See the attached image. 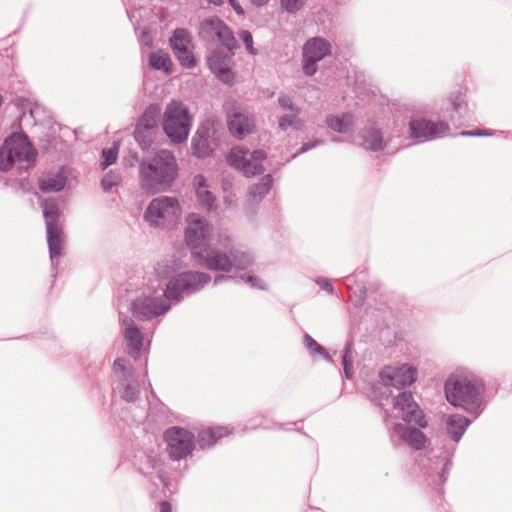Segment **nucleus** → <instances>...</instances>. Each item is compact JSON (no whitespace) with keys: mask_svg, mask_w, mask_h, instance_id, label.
<instances>
[{"mask_svg":"<svg viewBox=\"0 0 512 512\" xmlns=\"http://www.w3.org/2000/svg\"><path fill=\"white\" fill-rule=\"evenodd\" d=\"M160 512H172L171 504L167 501L160 503Z\"/></svg>","mask_w":512,"mask_h":512,"instance_id":"6e6d98bb","label":"nucleus"},{"mask_svg":"<svg viewBox=\"0 0 512 512\" xmlns=\"http://www.w3.org/2000/svg\"><path fill=\"white\" fill-rule=\"evenodd\" d=\"M205 32L213 34L218 41L229 51L239 48V44L231 29L218 17L207 18L202 22Z\"/></svg>","mask_w":512,"mask_h":512,"instance_id":"aec40b11","label":"nucleus"},{"mask_svg":"<svg viewBox=\"0 0 512 512\" xmlns=\"http://www.w3.org/2000/svg\"><path fill=\"white\" fill-rule=\"evenodd\" d=\"M42 192H58L64 189V166L59 167L55 176H45L39 180Z\"/></svg>","mask_w":512,"mask_h":512,"instance_id":"cd10ccee","label":"nucleus"},{"mask_svg":"<svg viewBox=\"0 0 512 512\" xmlns=\"http://www.w3.org/2000/svg\"><path fill=\"white\" fill-rule=\"evenodd\" d=\"M230 61L231 57L220 50L212 51L207 57V64L213 73L219 71L221 68L228 66Z\"/></svg>","mask_w":512,"mask_h":512,"instance_id":"c9c22d12","label":"nucleus"},{"mask_svg":"<svg viewBox=\"0 0 512 512\" xmlns=\"http://www.w3.org/2000/svg\"><path fill=\"white\" fill-rule=\"evenodd\" d=\"M181 215V207L175 197L159 196L154 198L144 213V219L152 227L174 223Z\"/></svg>","mask_w":512,"mask_h":512,"instance_id":"6e6552de","label":"nucleus"},{"mask_svg":"<svg viewBox=\"0 0 512 512\" xmlns=\"http://www.w3.org/2000/svg\"><path fill=\"white\" fill-rule=\"evenodd\" d=\"M316 283L325 291L329 292L330 294L334 293V288L331 282L328 279L319 277L316 279Z\"/></svg>","mask_w":512,"mask_h":512,"instance_id":"3c124183","label":"nucleus"},{"mask_svg":"<svg viewBox=\"0 0 512 512\" xmlns=\"http://www.w3.org/2000/svg\"><path fill=\"white\" fill-rule=\"evenodd\" d=\"M232 279H234L232 276L217 275L214 278V285H218L219 283H221L223 281L232 280Z\"/></svg>","mask_w":512,"mask_h":512,"instance_id":"864d4df0","label":"nucleus"},{"mask_svg":"<svg viewBox=\"0 0 512 512\" xmlns=\"http://www.w3.org/2000/svg\"><path fill=\"white\" fill-rule=\"evenodd\" d=\"M301 112H290L285 115H282L278 119V127L282 131H286L288 128H293L297 131L304 129L305 123L299 117Z\"/></svg>","mask_w":512,"mask_h":512,"instance_id":"f704fd0d","label":"nucleus"},{"mask_svg":"<svg viewBox=\"0 0 512 512\" xmlns=\"http://www.w3.org/2000/svg\"><path fill=\"white\" fill-rule=\"evenodd\" d=\"M327 126L339 133H347L352 130L353 116L350 113H343L341 116H328Z\"/></svg>","mask_w":512,"mask_h":512,"instance_id":"c85d7f7f","label":"nucleus"},{"mask_svg":"<svg viewBox=\"0 0 512 512\" xmlns=\"http://www.w3.org/2000/svg\"><path fill=\"white\" fill-rule=\"evenodd\" d=\"M393 409L397 411L396 417L403 419L406 423H414L421 428L427 427L423 411L409 391L399 392L393 397Z\"/></svg>","mask_w":512,"mask_h":512,"instance_id":"4468645a","label":"nucleus"},{"mask_svg":"<svg viewBox=\"0 0 512 512\" xmlns=\"http://www.w3.org/2000/svg\"><path fill=\"white\" fill-rule=\"evenodd\" d=\"M139 43L147 48H151L153 45V39L150 34V30L148 28H143L140 34L138 35Z\"/></svg>","mask_w":512,"mask_h":512,"instance_id":"de8ad7c7","label":"nucleus"},{"mask_svg":"<svg viewBox=\"0 0 512 512\" xmlns=\"http://www.w3.org/2000/svg\"><path fill=\"white\" fill-rule=\"evenodd\" d=\"M234 7V10L238 13V14H243V9L241 8V6L237 5H233Z\"/></svg>","mask_w":512,"mask_h":512,"instance_id":"13d9d810","label":"nucleus"},{"mask_svg":"<svg viewBox=\"0 0 512 512\" xmlns=\"http://www.w3.org/2000/svg\"><path fill=\"white\" fill-rule=\"evenodd\" d=\"M321 143V141H313V142H308V143H304L300 150H299V153H304V152H307L308 150L316 147L317 145H319Z\"/></svg>","mask_w":512,"mask_h":512,"instance_id":"603ef678","label":"nucleus"},{"mask_svg":"<svg viewBox=\"0 0 512 512\" xmlns=\"http://www.w3.org/2000/svg\"><path fill=\"white\" fill-rule=\"evenodd\" d=\"M122 182V176L119 171L110 170L101 179V187L105 193H113L114 188Z\"/></svg>","mask_w":512,"mask_h":512,"instance_id":"e433bc0d","label":"nucleus"},{"mask_svg":"<svg viewBox=\"0 0 512 512\" xmlns=\"http://www.w3.org/2000/svg\"><path fill=\"white\" fill-rule=\"evenodd\" d=\"M269 0H252V3L258 7L265 6Z\"/></svg>","mask_w":512,"mask_h":512,"instance_id":"4d7b16f0","label":"nucleus"},{"mask_svg":"<svg viewBox=\"0 0 512 512\" xmlns=\"http://www.w3.org/2000/svg\"><path fill=\"white\" fill-rule=\"evenodd\" d=\"M459 135H461L463 137L491 136V135H493V131L487 130V129H476V130L462 131V132H460Z\"/></svg>","mask_w":512,"mask_h":512,"instance_id":"09e8293b","label":"nucleus"},{"mask_svg":"<svg viewBox=\"0 0 512 512\" xmlns=\"http://www.w3.org/2000/svg\"><path fill=\"white\" fill-rule=\"evenodd\" d=\"M272 176L270 174L262 177L259 183L251 186L248 191L249 199L253 202H259L263 197H265L272 186Z\"/></svg>","mask_w":512,"mask_h":512,"instance_id":"7c9ffc66","label":"nucleus"},{"mask_svg":"<svg viewBox=\"0 0 512 512\" xmlns=\"http://www.w3.org/2000/svg\"><path fill=\"white\" fill-rule=\"evenodd\" d=\"M331 53L330 43L321 37L306 41L303 46L302 70L307 76H313L318 70V62Z\"/></svg>","mask_w":512,"mask_h":512,"instance_id":"ddd939ff","label":"nucleus"},{"mask_svg":"<svg viewBox=\"0 0 512 512\" xmlns=\"http://www.w3.org/2000/svg\"><path fill=\"white\" fill-rule=\"evenodd\" d=\"M103 161L100 163L101 170H105L108 166L114 164L118 157V147L113 146L102 150Z\"/></svg>","mask_w":512,"mask_h":512,"instance_id":"ea45409f","label":"nucleus"},{"mask_svg":"<svg viewBox=\"0 0 512 512\" xmlns=\"http://www.w3.org/2000/svg\"><path fill=\"white\" fill-rule=\"evenodd\" d=\"M159 130L152 129L151 127H141L136 125L134 130V138L139 146L143 149H149L154 143L156 135Z\"/></svg>","mask_w":512,"mask_h":512,"instance_id":"c756f323","label":"nucleus"},{"mask_svg":"<svg viewBox=\"0 0 512 512\" xmlns=\"http://www.w3.org/2000/svg\"><path fill=\"white\" fill-rule=\"evenodd\" d=\"M471 421L460 414H453L448 417L447 431L452 440L458 442L463 436L464 432L470 425Z\"/></svg>","mask_w":512,"mask_h":512,"instance_id":"393cba45","label":"nucleus"},{"mask_svg":"<svg viewBox=\"0 0 512 512\" xmlns=\"http://www.w3.org/2000/svg\"><path fill=\"white\" fill-rule=\"evenodd\" d=\"M43 216L46 222L47 242L51 265L55 268L58 265L60 256V235L56 226L59 218V209L56 201L52 198L44 200L42 203Z\"/></svg>","mask_w":512,"mask_h":512,"instance_id":"9b49d317","label":"nucleus"},{"mask_svg":"<svg viewBox=\"0 0 512 512\" xmlns=\"http://www.w3.org/2000/svg\"><path fill=\"white\" fill-rule=\"evenodd\" d=\"M444 389L450 404L469 413H477L483 403L484 384L474 376H451Z\"/></svg>","mask_w":512,"mask_h":512,"instance_id":"7ed1b4c3","label":"nucleus"},{"mask_svg":"<svg viewBox=\"0 0 512 512\" xmlns=\"http://www.w3.org/2000/svg\"><path fill=\"white\" fill-rule=\"evenodd\" d=\"M264 150H254L252 152L242 148H234L227 156V163L243 172L247 177L262 174L264 171L262 162L266 159Z\"/></svg>","mask_w":512,"mask_h":512,"instance_id":"9d476101","label":"nucleus"},{"mask_svg":"<svg viewBox=\"0 0 512 512\" xmlns=\"http://www.w3.org/2000/svg\"><path fill=\"white\" fill-rule=\"evenodd\" d=\"M169 43L181 66L188 69L196 67L197 59L193 54L192 36L187 29H175Z\"/></svg>","mask_w":512,"mask_h":512,"instance_id":"2eb2a0df","label":"nucleus"},{"mask_svg":"<svg viewBox=\"0 0 512 512\" xmlns=\"http://www.w3.org/2000/svg\"><path fill=\"white\" fill-rule=\"evenodd\" d=\"M218 146L216 130L212 122L206 121L197 129L191 140V150L198 158L208 157Z\"/></svg>","mask_w":512,"mask_h":512,"instance_id":"f3484780","label":"nucleus"},{"mask_svg":"<svg viewBox=\"0 0 512 512\" xmlns=\"http://www.w3.org/2000/svg\"><path fill=\"white\" fill-rule=\"evenodd\" d=\"M184 239L192 251L204 249L213 240V226L197 213H189L186 217Z\"/></svg>","mask_w":512,"mask_h":512,"instance_id":"1a4fd4ad","label":"nucleus"},{"mask_svg":"<svg viewBox=\"0 0 512 512\" xmlns=\"http://www.w3.org/2000/svg\"><path fill=\"white\" fill-rule=\"evenodd\" d=\"M189 110L180 101H171L165 108L162 127L167 137L175 144L187 140L191 128Z\"/></svg>","mask_w":512,"mask_h":512,"instance_id":"0eeeda50","label":"nucleus"},{"mask_svg":"<svg viewBox=\"0 0 512 512\" xmlns=\"http://www.w3.org/2000/svg\"><path fill=\"white\" fill-rule=\"evenodd\" d=\"M278 104L282 110L289 112H301V109L297 106L293 99L285 93L279 94Z\"/></svg>","mask_w":512,"mask_h":512,"instance_id":"a19ab883","label":"nucleus"},{"mask_svg":"<svg viewBox=\"0 0 512 512\" xmlns=\"http://www.w3.org/2000/svg\"><path fill=\"white\" fill-rule=\"evenodd\" d=\"M451 467H452V461L449 458H446L445 462L443 464L441 473L439 474V479L442 484L447 481Z\"/></svg>","mask_w":512,"mask_h":512,"instance_id":"8fccbe9b","label":"nucleus"},{"mask_svg":"<svg viewBox=\"0 0 512 512\" xmlns=\"http://www.w3.org/2000/svg\"><path fill=\"white\" fill-rule=\"evenodd\" d=\"M463 103V100L461 97H456L453 102H452V105H453V108L456 112H459L460 109H461V105Z\"/></svg>","mask_w":512,"mask_h":512,"instance_id":"5fc2aeb1","label":"nucleus"},{"mask_svg":"<svg viewBox=\"0 0 512 512\" xmlns=\"http://www.w3.org/2000/svg\"><path fill=\"white\" fill-rule=\"evenodd\" d=\"M161 109L157 104H151L149 105L145 111L143 112L142 116L138 120L137 124L138 126H145V127H151L152 129L158 128V122L160 117Z\"/></svg>","mask_w":512,"mask_h":512,"instance_id":"2f4dec72","label":"nucleus"},{"mask_svg":"<svg viewBox=\"0 0 512 512\" xmlns=\"http://www.w3.org/2000/svg\"><path fill=\"white\" fill-rule=\"evenodd\" d=\"M194 185L196 186V196L199 204L207 211H212L215 208V197L207 189L206 179L202 175L194 177Z\"/></svg>","mask_w":512,"mask_h":512,"instance_id":"5701e85b","label":"nucleus"},{"mask_svg":"<svg viewBox=\"0 0 512 512\" xmlns=\"http://www.w3.org/2000/svg\"><path fill=\"white\" fill-rule=\"evenodd\" d=\"M240 278L244 280L253 288L266 289L264 282L257 276L254 275H240Z\"/></svg>","mask_w":512,"mask_h":512,"instance_id":"49530a36","label":"nucleus"},{"mask_svg":"<svg viewBox=\"0 0 512 512\" xmlns=\"http://www.w3.org/2000/svg\"><path fill=\"white\" fill-rule=\"evenodd\" d=\"M211 281V276L204 272L187 271L171 278L166 285L164 296L137 297L131 303L133 316L141 321L151 320L169 311L171 303L179 302L184 295H190L203 289Z\"/></svg>","mask_w":512,"mask_h":512,"instance_id":"f257e3e1","label":"nucleus"},{"mask_svg":"<svg viewBox=\"0 0 512 512\" xmlns=\"http://www.w3.org/2000/svg\"><path fill=\"white\" fill-rule=\"evenodd\" d=\"M164 439L167 452L172 460L185 459L194 450V435L181 427H171L166 430Z\"/></svg>","mask_w":512,"mask_h":512,"instance_id":"f8f14e48","label":"nucleus"},{"mask_svg":"<svg viewBox=\"0 0 512 512\" xmlns=\"http://www.w3.org/2000/svg\"><path fill=\"white\" fill-rule=\"evenodd\" d=\"M388 416H389V415H388V412H387V411H385V420H387Z\"/></svg>","mask_w":512,"mask_h":512,"instance_id":"bf43d9fd","label":"nucleus"},{"mask_svg":"<svg viewBox=\"0 0 512 512\" xmlns=\"http://www.w3.org/2000/svg\"><path fill=\"white\" fill-rule=\"evenodd\" d=\"M229 434L228 428L224 426L209 427L199 433V446L207 449L217 443L219 439Z\"/></svg>","mask_w":512,"mask_h":512,"instance_id":"b1692460","label":"nucleus"},{"mask_svg":"<svg viewBox=\"0 0 512 512\" xmlns=\"http://www.w3.org/2000/svg\"><path fill=\"white\" fill-rule=\"evenodd\" d=\"M304 345L307 348V350L310 352V354L318 353L320 354L325 360L332 361L330 355L326 351V349L317 343L309 334L304 335Z\"/></svg>","mask_w":512,"mask_h":512,"instance_id":"4c0bfd02","label":"nucleus"},{"mask_svg":"<svg viewBox=\"0 0 512 512\" xmlns=\"http://www.w3.org/2000/svg\"><path fill=\"white\" fill-rule=\"evenodd\" d=\"M282 8L287 11L288 13H294L298 10H300L306 0H280Z\"/></svg>","mask_w":512,"mask_h":512,"instance_id":"c03bdc74","label":"nucleus"},{"mask_svg":"<svg viewBox=\"0 0 512 512\" xmlns=\"http://www.w3.org/2000/svg\"><path fill=\"white\" fill-rule=\"evenodd\" d=\"M239 38L243 41L247 51L251 55H256L257 54V50L253 47V37H252V34L248 30H241L239 32Z\"/></svg>","mask_w":512,"mask_h":512,"instance_id":"a18cd8bd","label":"nucleus"},{"mask_svg":"<svg viewBox=\"0 0 512 512\" xmlns=\"http://www.w3.org/2000/svg\"><path fill=\"white\" fill-rule=\"evenodd\" d=\"M126 360L124 358H117L113 363V370L115 373H121L120 378L130 377L133 375L130 369L126 368Z\"/></svg>","mask_w":512,"mask_h":512,"instance_id":"37998d69","label":"nucleus"},{"mask_svg":"<svg viewBox=\"0 0 512 512\" xmlns=\"http://www.w3.org/2000/svg\"><path fill=\"white\" fill-rule=\"evenodd\" d=\"M352 341H347L345 344L344 352L342 355V364L344 368V374L347 379L352 377Z\"/></svg>","mask_w":512,"mask_h":512,"instance_id":"58836bf2","label":"nucleus"},{"mask_svg":"<svg viewBox=\"0 0 512 512\" xmlns=\"http://www.w3.org/2000/svg\"><path fill=\"white\" fill-rule=\"evenodd\" d=\"M160 458L157 453L150 451H138L133 460L134 466L138 471L144 475L151 474L154 470L157 471V477L162 482L163 486L167 487V481L159 469Z\"/></svg>","mask_w":512,"mask_h":512,"instance_id":"4be33fe9","label":"nucleus"},{"mask_svg":"<svg viewBox=\"0 0 512 512\" xmlns=\"http://www.w3.org/2000/svg\"><path fill=\"white\" fill-rule=\"evenodd\" d=\"M172 61L168 53L157 51L149 56V66L154 70H162L167 74L172 72Z\"/></svg>","mask_w":512,"mask_h":512,"instance_id":"473e14b6","label":"nucleus"},{"mask_svg":"<svg viewBox=\"0 0 512 512\" xmlns=\"http://www.w3.org/2000/svg\"><path fill=\"white\" fill-rule=\"evenodd\" d=\"M361 145L371 151H380L384 148L383 137L380 130L369 127L360 132Z\"/></svg>","mask_w":512,"mask_h":512,"instance_id":"a878e982","label":"nucleus"},{"mask_svg":"<svg viewBox=\"0 0 512 512\" xmlns=\"http://www.w3.org/2000/svg\"><path fill=\"white\" fill-rule=\"evenodd\" d=\"M217 243L226 251L210 243L204 249L192 251L191 258L196 264L209 270L230 272L233 269V261L230 254L232 240L227 234H219Z\"/></svg>","mask_w":512,"mask_h":512,"instance_id":"39448f33","label":"nucleus"},{"mask_svg":"<svg viewBox=\"0 0 512 512\" xmlns=\"http://www.w3.org/2000/svg\"><path fill=\"white\" fill-rule=\"evenodd\" d=\"M178 175V165L174 154L161 149L147 160L139 162L141 188L149 194L167 190Z\"/></svg>","mask_w":512,"mask_h":512,"instance_id":"f03ea898","label":"nucleus"},{"mask_svg":"<svg viewBox=\"0 0 512 512\" xmlns=\"http://www.w3.org/2000/svg\"><path fill=\"white\" fill-rule=\"evenodd\" d=\"M216 77L223 83L232 85L235 81V73L228 66L219 69V71L214 72Z\"/></svg>","mask_w":512,"mask_h":512,"instance_id":"79ce46f5","label":"nucleus"},{"mask_svg":"<svg viewBox=\"0 0 512 512\" xmlns=\"http://www.w3.org/2000/svg\"><path fill=\"white\" fill-rule=\"evenodd\" d=\"M37 152L23 133L8 136L0 148V171L6 172L13 165L19 171H27L35 165Z\"/></svg>","mask_w":512,"mask_h":512,"instance_id":"20e7f679","label":"nucleus"},{"mask_svg":"<svg viewBox=\"0 0 512 512\" xmlns=\"http://www.w3.org/2000/svg\"><path fill=\"white\" fill-rule=\"evenodd\" d=\"M230 254L233 261V268L237 271L246 270L254 263V258L249 252L234 248L232 245Z\"/></svg>","mask_w":512,"mask_h":512,"instance_id":"72a5a7b5","label":"nucleus"},{"mask_svg":"<svg viewBox=\"0 0 512 512\" xmlns=\"http://www.w3.org/2000/svg\"><path fill=\"white\" fill-rule=\"evenodd\" d=\"M119 393L123 400L134 402L140 394V386L138 380L133 375L130 377L120 378Z\"/></svg>","mask_w":512,"mask_h":512,"instance_id":"bb28decb","label":"nucleus"},{"mask_svg":"<svg viewBox=\"0 0 512 512\" xmlns=\"http://www.w3.org/2000/svg\"><path fill=\"white\" fill-rule=\"evenodd\" d=\"M416 374V369L407 364L384 367L379 373L380 381L374 387L379 405L382 406V401L393 395L391 388L400 390L412 385L416 380Z\"/></svg>","mask_w":512,"mask_h":512,"instance_id":"423d86ee","label":"nucleus"},{"mask_svg":"<svg viewBox=\"0 0 512 512\" xmlns=\"http://www.w3.org/2000/svg\"><path fill=\"white\" fill-rule=\"evenodd\" d=\"M448 130L449 125L443 121L433 122L419 119L413 120L409 124L410 138L414 139L417 143H423L442 137Z\"/></svg>","mask_w":512,"mask_h":512,"instance_id":"a211bd4d","label":"nucleus"},{"mask_svg":"<svg viewBox=\"0 0 512 512\" xmlns=\"http://www.w3.org/2000/svg\"><path fill=\"white\" fill-rule=\"evenodd\" d=\"M227 124L230 133L243 139L255 130L254 115L242 107H226Z\"/></svg>","mask_w":512,"mask_h":512,"instance_id":"dca6fc26","label":"nucleus"},{"mask_svg":"<svg viewBox=\"0 0 512 512\" xmlns=\"http://www.w3.org/2000/svg\"><path fill=\"white\" fill-rule=\"evenodd\" d=\"M390 439L395 447L407 445L416 451L424 449L427 441L425 434L421 430L400 423L392 427Z\"/></svg>","mask_w":512,"mask_h":512,"instance_id":"6ab92c4d","label":"nucleus"},{"mask_svg":"<svg viewBox=\"0 0 512 512\" xmlns=\"http://www.w3.org/2000/svg\"><path fill=\"white\" fill-rule=\"evenodd\" d=\"M123 325V335L127 342L129 355L137 359L140 357V352L143 346V334L141 330L135 325L133 319L124 317L121 319Z\"/></svg>","mask_w":512,"mask_h":512,"instance_id":"412c9836","label":"nucleus"}]
</instances>
